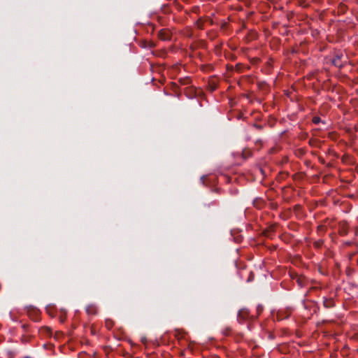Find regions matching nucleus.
Instances as JSON below:
<instances>
[{
  "label": "nucleus",
  "mask_w": 358,
  "mask_h": 358,
  "mask_svg": "<svg viewBox=\"0 0 358 358\" xmlns=\"http://www.w3.org/2000/svg\"><path fill=\"white\" fill-rule=\"evenodd\" d=\"M338 59H334L333 62L334 64L336 65V66H340L341 65L338 64Z\"/></svg>",
  "instance_id": "obj_5"
},
{
  "label": "nucleus",
  "mask_w": 358,
  "mask_h": 358,
  "mask_svg": "<svg viewBox=\"0 0 358 358\" xmlns=\"http://www.w3.org/2000/svg\"><path fill=\"white\" fill-rule=\"evenodd\" d=\"M113 321L110 320V319H107L106 320V322H105V324H106V327H107V329H110L113 327Z\"/></svg>",
  "instance_id": "obj_2"
},
{
  "label": "nucleus",
  "mask_w": 358,
  "mask_h": 358,
  "mask_svg": "<svg viewBox=\"0 0 358 358\" xmlns=\"http://www.w3.org/2000/svg\"><path fill=\"white\" fill-rule=\"evenodd\" d=\"M319 121H320V118L319 117H315L313 118V122L314 123L317 124V122H319Z\"/></svg>",
  "instance_id": "obj_6"
},
{
  "label": "nucleus",
  "mask_w": 358,
  "mask_h": 358,
  "mask_svg": "<svg viewBox=\"0 0 358 358\" xmlns=\"http://www.w3.org/2000/svg\"><path fill=\"white\" fill-rule=\"evenodd\" d=\"M86 311L89 315H95L97 312V308L94 305H89L86 308Z\"/></svg>",
  "instance_id": "obj_1"
},
{
  "label": "nucleus",
  "mask_w": 358,
  "mask_h": 358,
  "mask_svg": "<svg viewBox=\"0 0 358 358\" xmlns=\"http://www.w3.org/2000/svg\"><path fill=\"white\" fill-rule=\"evenodd\" d=\"M324 305L325 307L327 308H330V307H332L334 306V302L331 301V300H325L324 301Z\"/></svg>",
  "instance_id": "obj_3"
},
{
  "label": "nucleus",
  "mask_w": 358,
  "mask_h": 358,
  "mask_svg": "<svg viewBox=\"0 0 358 358\" xmlns=\"http://www.w3.org/2000/svg\"><path fill=\"white\" fill-rule=\"evenodd\" d=\"M160 38H161L162 39H163V40H166V39H167V38H168V37L163 36H162V32L160 33Z\"/></svg>",
  "instance_id": "obj_7"
},
{
  "label": "nucleus",
  "mask_w": 358,
  "mask_h": 358,
  "mask_svg": "<svg viewBox=\"0 0 358 358\" xmlns=\"http://www.w3.org/2000/svg\"><path fill=\"white\" fill-rule=\"evenodd\" d=\"M24 358H29V357H24Z\"/></svg>",
  "instance_id": "obj_8"
},
{
  "label": "nucleus",
  "mask_w": 358,
  "mask_h": 358,
  "mask_svg": "<svg viewBox=\"0 0 358 358\" xmlns=\"http://www.w3.org/2000/svg\"><path fill=\"white\" fill-rule=\"evenodd\" d=\"M296 280H297V282L299 283V286H303V278H302L298 277Z\"/></svg>",
  "instance_id": "obj_4"
}]
</instances>
